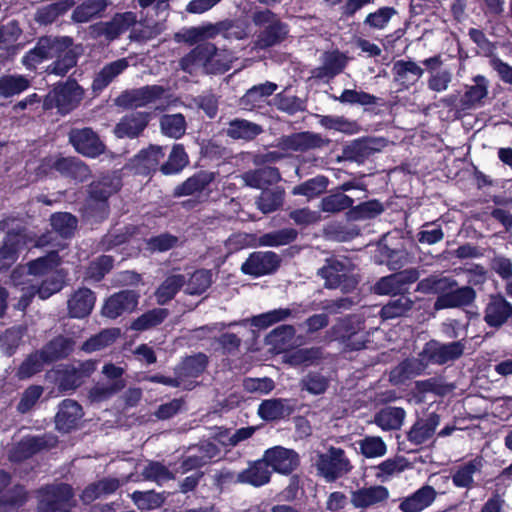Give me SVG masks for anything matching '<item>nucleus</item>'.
I'll return each mask as SVG.
<instances>
[{
	"instance_id": "nucleus-1",
	"label": "nucleus",
	"mask_w": 512,
	"mask_h": 512,
	"mask_svg": "<svg viewBox=\"0 0 512 512\" xmlns=\"http://www.w3.org/2000/svg\"><path fill=\"white\" fill-rule=\"evenodd\" d=\"M448 360V349L437 341L428 342L417 358L401 362L391 373L395 382L420 375L430 364H443Z\"/></svg>"
},
{
	"instance_id": "nucleus-2",
	"label": "nucleus",
	"mask_w": 512,
	"mask_h": 512,
	"mask_svg": "<svg viewBox=\"0 0 512 512\" xmlns=\"http://www.w3.org/2000/svg\"><path fill=\"white\" fill-rule=\"evenodd\" d=\"M0 230L7 231V236L0 247V271L8 269L18 258L30 241L24 230L20 228L19 219L7 217L0 221Z\"/></svg>"
},
{
	"instance_id": "nucleus-3",
	"label": "nucleus",
	"mask_w": 512,
	"mask_h": 512,
	"mask_svg": "<svg viewBox=\"0 0 512 512\" xmlns=\"http://www.w3.org/2000/svg\"><path fill=\"white\" fill-rule=\"evenodd\" d=\"M20 270H14L12 281L16 287H20L21 296L15 308L24 311L30 304L33 297L37 294L39 298L45 300L57 293L62 288V279L59 276H51L44 280L39 286L34 279L18 280Z\"/></svg>"
},
{
	"instance_id": "nucleus-4",
	"label": "nucleus",
	"mask_w": 512,
	"mask_h": 512,
	"mask_svg": "<svg viewBox=\"0 0 512 512\" xmlns=\"http://www.w3.org/2000/svg\"><path fill=\"white\" fill-rule=\"evenodd\" d=\"M315 466L318 474L326 482H334L349 474L353 465L341 448L330 447L326 452L317 456Z\"/></svg>"
},
{
	"instance_id": "nucleus-5",
	"label": "nucleus",
	"mask_w": 512,
	"mask_h": 512,
	"mask_svg": "<svg viewBox=\"0 0 512 512\" xmlns=\"http://www.w3.org/2000/svg\"><path fill=\"white\" fill-rule=\"evenodd\" d=\"M318 273L325 280L327 288H339L345 293L353 290L358 283V279L347 260L329 259L326 265L319 269Z\"/></svg>"
},
{
	"instance_id": "nucleus-6",
	"label": "nucleus",
	"mask_w": 512,
	"mask_h": 512,
	"mask_svg": "<svg viewBox=\"0 0 512 512\" xmlns=\"http://www.w3.org/2000/svg\"><path fill=\"white\" fill-rule=\"evenodd\" d=\"M84 96L82 87L73 80L59 84L51 90L44 102L46 108H57L60 113L66 114L75 109Z\"/></svg>"
},
{
	"instance_id": "nucleus-7",
	"label": "nucleus",
	"mask_w": 512,
	"mask_h": 512,
	"mask_svg": "<svg viewBox=\"0 0 512 512\" xmlns=\"http://www.w3.org/2000/svg\"><path fill=\"white\" fill-rule=\"evenodd\" d=\"M70 46H72V40L69 37H42L36 46L23 56L22 64L27 69L33 70L43 61L58 55Z\"/></svg>"
},
{
	"instance_id": "nucleus-8",
	"label": "nucleus",
	"mask_w": 512,
	"mask_h": 512,
	"mask_svg": "<svg viewBox=\"0 0 512 512\" xmlns=\"http://www.w3.org/2000/svg\"><path fill=\"white\" fill-rule=\"evenodd\" d=\"M390 497L387 487L375 484L359 487L350 493L351 505L360 511H368L384 506Z\"/></svg>"
},
{
	"instance_id": "nucleus-9",
	"label": "nucleus",
	"mask_w": 512,
	"mask_h": 512,
	"mask_svg": "<svg viewBox=\"0 0 512 512\" xmlns=\"http://www.w3.org/2000/svg\"><path fill=\"white\" fill-rule=\"evenodd\" d=\"M39 493V512H65L71 506L73 493L67 484L52 485Z\"/></svg>"
},
{
	"instance_id": "nucleus-10",
	"label": "nucleus",
	"mask_w": 512,
	"mask_h": 512,
	"mask_svg": "<svg viewBox=\"0 0 512 512\" xmlns=\"http://www.w3.org/2000/svg\"><path fill=\"white\" fill-rule=\"evenodd\" d=\"M41 168L44 173L54 169L78 181H85L91 174L88 166L74 157H48L43 160Z\"/></svg>"
},
{
	"instance_id": "nucleus-11",
	"label": "nucleus",
	"mask_w": 512,
	"mask_h": 512,
	"mask_svg": "<svg viewBox=\"0 0 512 512\" xmlns=\"http://www.w3.org/2000/svg\"><path fill=\"white\" fill-rule=\"evenodd\" d=\"M512 317V303L501 293H492L484 308L483 320L490 328H500Z\"/></svg>"
},
{
	"instance_id": "nucleus-12",
	"label": "nucleus",
	"mask_w": 512,
	"mask_h": 512,
	"mask_svg": "<svg viewBox=\"0 0 512 512\" xmlns=\"http://www.w3.org/2000/svg\"><path fill=\"white\" fill-rule=\"evenodd\" d=\"M165 89L159 85H148L122 93L117 98V104L129 108L144 107L162 99Z\"/></svg>"
},
{
	"instance_id": "nucleus-13",
	"label": "nucleus",
	"mask_w": 512,
	"mask_h": 512,
	"mask_svg": "<svg viewBox=\"0 0 512 512\" xmlns=\"http://www.w3.org/2000/svg\"><path fill=\"white\" fill-rule=\"evenodd\" d=\"M137 21L136 14L125 12L116 14L109 22H100L90 27V34L93 37H105L107 40H114L127 31Z\"/></svg>"
},
{
	"instance_id": "nucleus-14",
	"label": "nucleus",
	"mask_w": 512,
	"mask_h": 512,
	"mask_svg": "<svg viewBox=\"0 0 512 512\" xmlns=\"http://www.w3.org/2000/svg\"><path fill=\"white\" fill-rule=\"evenodd\" d=\"M69 141L78 153L87 157L95 158L105 150V145L91 128L72 129Z\"/></svg>"
},
{
	"instance_id": "nucleus-15",
	"label": "nucleus",
	"mask_w": 512,
	"mask_h": 512,
	"mask_svg": "<svg viewBox=\"0 0 512 512\" xmlns=\"http://www.w3.org/2000/svg\"><path fill=\"white\" fill-rule=\"evenodd\" d=\"M419 277L420 273L417 269H407L381 278L374 289L380 295L398 294L404 291L407 285L417 281Z\"/></svg>"
},
{
	"instance_id": "nucleus-16",
	"label": "nucleus",
	"mask_w": 512,
	"mask_h": 512,
	"mask_svg": "<svg viewBox=\"0 0 512 512\" xmlns=\"http://www.w3.org/2000/svg\"><path fill=\"white\" fill-rule=\"evenodd\" d=\"M278 266L277 254L271 251H258L249 256L242 264L241 270L244 274L258 277L274 272Z\"/></svg>"
},
{
	"instance_id": "nucleus-17",
	"label": "nucleus",
	"mask_w": 512,
	"mask_h": 512,
	"mask_svg": "<svg viewBox=\"0 0 512 512\" xmlns=\"http://www.w3.org/2000/svg\"><path fill=\"white\" fill-rule=\"evenodd\" d=\"M336 337L346 343L351 350H359L365 347L366 333L362 331L357 318L341 320L335 327Z\"/></svg>"
},
{
	"instance_id": "nucleus-18",
	"label": "nucleus",
	"mask_w": 512,
	"mask_h": 512,
	"mask_svg": "<svg viewBox=\"0 0 512 512\" xmlns=\"http://www.w3.org/2000/svg\"><path fill=\"white\" fill-rule=\"evenodd\" d=\"M138 299L139 295L134 291H121L106 301L102 313L108 318L115 319L124 313L134 311L138 305Z\"/></svg>"
},
{
	"instance_id": "nucleus-19",
	"label": "nucleus",
	"mask_w": 512,
	"mask_h": 512,
	"mask_svg": "<svg viewBox=\"0 0 512 512\" xmlns=\"http://www.w3.org/2000/svg\"><path fill=\"white\" fill-rule=\"evenodd\" d=\"M264 459L273 471L281 474L291 473L298 465L297 454L290 449L276 446L268 449L264 454Z\"/></svg>"
},
{
	"instance_id": "nucleus-20",
	"label": "nucleus",
	"mask_w": 512,
	"mask_h": 512,
	"mask_svg": "<svg viewBox=\"0 0 512 512\" xmlns=\"http://www.w3.org/2000/svg\"><path fill=\"white\" fill-rule=\"evenodd\" d=\"M437 492L430 485H424L412 494L400 499L399 510L402 512H422L436 499Z\"/></svg>"
},
{
	"instance_id": "nucleus-21",
	"label": "nucleus",
	"mask_w": 512,
	"mask_h": 512,
	"mask_svg": "<svg viewBox=\"0 0 512 512\" xmlns=\"http://www.w3.org/2000/svg\"><path fill=\"white\" fill-rule=\"evenodd\" d=\"M327 143L328 141L324 140L319 134L300 132L283 137L280 144L284 150L305 152L310 149L320 148Z\"/></svg>"
},
{
	"instance_id": "nucleus-22",
	"label": "nucleus",
	"mask_w": 512,
	"mask_h": 512,
	"mask_svg": "<svg viewBox=\"0 0 512 512\" xmlns=\"http://www.w3.org/2000/svg\"><path fill=\"white\" fill-rule=\"evenodd\" d=\"M277 88V84L269 81L255 85L248 89L240 98L239 105L242 109L247 111L262 108L268 103L269 97L274 94Z\"/></svg>"
},
{
	"instance_id": "nucleus-23",
	"label": "nucleus",
	"mask_w": 512,
	"mask_h": 512,
	"mask_svg": "<svg viewBox=\"0 0 512 512\" xmlns=\"http://www.w3.org/2000/svg\"><path fill=\"white\" fill-rule=\"evenodd\" d=\"M215 51V45L204 43L196 46L180 61L182 70L188 73L203 71L208 74V57Z\"/></svg>"
},
{
	"instance_id": "nucleus-24",
	"label": "nucleus",
	"mask_w": 512,
	"mask_h": 512,
	"mask_svg": "<svg viewBox=\"0 0 512 512\" xmlns=\"http://www.w3.org/2000/svg\"><path fill=\"white\" fill-rule=\"evenodd\" d=\"M215 51V45L204 43L196 46L180 61L182 70L188 73L203 71L208 74V57Z\"/></svg>"
},
{
	"instance_id": "nucleus-25",
	"label": "nucleus",
	"mask_w": 512,
	"mask_h": 512,
	"mask_svg": "<svg viewBox=\"0 0 512 512\" xmlns=\"http://www.w3.org/2000/svg\"><path fill=\"white\" fill-rule=\"evenodd\" d=\"M148 122V113L132 112L120 119L114 128V133L118 138H136L144 131Z\"/></svg>"
},
{
	"instance_id": "nucleus-26",
	"label": "nucleus",
	"mask_w": 512,
	"mask_h": 512,
	"mask_svg": "<svg viewBox=\"0 0 512 512\" xmlns=\"http://www.w3.org/2000/svg\"><path fill=\"white\" fill-rule=\"evenodd\" d=\"M271 472L265 459L252 463L247 469L236 475V482L250 484L255 487L263 486L270 480Z\"/></svg>"
},
{
	"instance_id": "nucleus-27",
	"label": "nucleus",
	"mask_w": 512,
	"mask_h": 512,
	"mask_svg": "<svg viewBox=\"0 0 512 512\" xmlns=\"http://www.w3.org/2000/svg\"><path fill=\"white\" fill-rule=\"evenodd\" d=\"M81 417V406L73 400L66 399L61 403L56 415V427L63 432H69L76 427Z\"/></svg>"
},
{
	"instance_id": "nucleus-28",
	"label": "nucleus",
	"mask_w": 512,
	"mask_h": 512,
	"mask_svg": "<svg viewBox=\"0 0 512 512\" xmlns=\"http://www.w3.org/2000/svg\"><path fill=\"white\" fill-rule=\"evenodd\" d=\"M95 295L88 288H80L68 300L69 314L75 318L89 315L95 304Z\"/></svg>"
},
{
	"instance_id": "nucleus-29",
	"label": "nucleus",
	"mask_w": 512,
	"mask_h": 512,
	"mask_svg": "<svg viewBox=\"0 0 512 512\" xmlns=\"http://www.w3.org/2000/svg\"><path fill=\"white\" fill-rule=\"evenodd\" d=\"M448 279L446 277L431 276L421 280L417 285V291L423 293L440 294L435 302V309H445L448 307Z\"/></svg>"
},
{
	"instance_id": "nucleus-30",
	"label": "nucleus",
	"mask_w": 512,
	"mask_h": 512,
	"mask_svg": "<svg viewBox=\"0 0 512 512\" xmlns=\"http://www.w3.org/2000/svg\"><path fill=\"white\" fill-rule=\"evenodd\" d=\"M60 258L56 251L49 252L46 256L33 260L28 265V272L25 273L24 269L20 270L18 280L33 279L32 277L43 276L58 266Z\"/></svg>"
},
{
	"instance_id": "nucleus-31",
	"label": "nucleus",
	"mask_w": 512,
	"mask_h": 512,
	"mask_svg": "<svg viewBox=\"0 0 512 512\" xmlns=\"http://www.w3.org/2000/svg\"><path fill=\"white\" fill-rule=\"evenodd\" d=\"M244 183L252 188L264 189L266 186L280 181L281 176L275 167H263L254 171H248L241 176Z\"/></svg>"
},
{
	"instance_id": "nucleus-32",
	"label": "nucleus",
	"mask_w": 512,
	"mask_h": 512,
	"mask_svg": "<svg viewBox=\"0 0 512 512\" xmlns=\"http://www.w3.org/2000/svg\"><path fill=\"white\" fill-rule=\"evenodd\" d=\"M129 67V60L121 58L105 65L95 76L92 88L101 91Z\"/></svg>"
},
{
	"instance_id": "nucleus-33",
	"label": "nucleus",
	"mask_w": 512,
	"mask_h": 512,
	"mask_svg": "<svg viewBox=\"0 0 512 512\" xmlns=\"http://www.w3.org/2000/svg\"><path fill=\"white\" fill-rule=\"evenodd\" d=\"M165 153L159 146H150L142 150L133 160L136 171L140 174H149L155 171L164 158Z\"/></svg>"
},
{
	"instance_id": "nucleus-34",
	"label": "nucleus",
	"mask_w": 512,
	"mask_h": 512,
	"mask_svg": "<svg viewBox=\"0 0 512 512\" xmlns=\"http://www.w3.org/2000/svg\"><path fill=\"white\" fill-rule=\"evenodd\" d=\"M392 70L395 80L405 87L413 85L423 75V69L413 61H396Z\"/></svg>"
},
{
	"instance_id": "nucleus-35",
	"label": "nucleus",
	"mask_w": 512,
	"mask_h": 512,
	"mask_svg": "<svg viewBox=\"0 0 512 512\" xmlns=\"http://www.w3.org/2000/svg\"><path fill=\"white\" fill-rule=\"evenodd\" d=\"M483 467V458L477 456L468 462L460 465L452 476L453 484L460 488H471L473 484V475L480 472Z\"/></svg>"
},
{
	"instance_id": "nucleus-36",
	"label": "nucleus",
	"mask_w": 512,
	"mask_h": 512,
	"mask_svg": "<svg viewBox=\"0 0 512 512\" xmlns=\"http://www.w3.org/2000/svg\"><path fill=\"white\" fill-rule=\"evenodd\" d=\"M292 411L288 400L284 399H268L264 400L258 408V415L266 421L288 416Z\"/></svg>"
},
{
	"instance_id": "nucleus-37",
	"label": "nucleus",
	"mask_w": 512,
	"mask_h": 512,
	"mask_svg": "<svg viewBox=\"0 0 512 512\" xmlns=\"http://www.w3.org/2000/svg\"><path fill=\"white\" fill-rule=\"evenodd\" d=\"M477 298L476 290L471 286H458L456 280L450 279V309L472 306Z\"/></svg>"
},
{
	"instance_id": "nucleus-38",
	"label": "nucleus",
	"mask_w": 512,
	"mask_h": 512,
	"mask_svg": "<svg viewBox=\"0 0 512 512\" xmlns=\"http://www.w3.org/2000/svg\"><path fill=\"white\" fill-rule=\"evenodd\" d=\"M207 366V357L204 354H197L186 358L176 369V375L181 381V385L186 379L198 377Z\"/></svg>"
},
{
	"instance_id": "nucleus-39",
	"label": "nucleus",
	"mask_w": 512,
	"mask_h": 512,
	"mask_svg": "<svg viewBox=\"0 0 512 512\" xmlns=\"http://www.w3.org/2000/svg\"><path fill=\"white\" fill-rule=\"evenodd\" d=\"M410 467L408 460L402 456L388 458L375 467L376 478L381 482L390 480Z\"/></svg>"
},
{
	"instance_id": "nucleus-40",
	"label": "nucleus",
	"mask_w": 512,
	"mask_h": 512,
	"mask_svg": "<svg viewBox=\"0 0 512 512\" xmlns=\"http://www.w3.org/2000/svg\"><path fill=\"white\" fill-rule=\"evenodd\" d=\"M405 417V411L398 407H385L376 415L374 422L382 430H397L402 426Z\"/></svg>"
},
{
	"instance_id": "nucleus-41",
	"label": "nucleus",
	"mask_w": 512,
	"mask_h": 512,
	"mask_svg": "<svg viewBox=\"0 0 512 512\" xmlns=\"http://www.w3.org/2000/svg\"><path fill=\"white\" fill-rule=\"evenodd\" d=\"M287 34L288 29L286 25L277 19L260 33L256 42V47L263 49L273 46L283 41Z\"/></svg>"
},
{
	"instance_id": "nucleus-42",
	"label": "nucleus",
	"mask_w": 512,
	"mask_h": 512,
	"mask_svg": "<svg viewBox=\"0 0 512 512\" xmlns=\"http://www.w3.org/2000/svg\"><path fill=\"white\" fill-rule=\"evenodd\" d=\"M262 132L260 125L244 119L231 121L227 128V135L233 139L251 140Z\"/></svg>"
},
{
	"instance_id": "nucleus-43",
	"label": "nucleus",
	"mask_w": 512,
	"mask_h": 512,
	"mask_svg": "<svg viewBox=\"0 0 512 512\" xmlns=\"http://www.w3.org/2000/svg\"><path fill=\"white\" fill-rule=\"evenodd\" d=\"M319 124L325 129L335 130L344 134L353 135L360 131L356 121L349 120L344 116L320 115Z\"/></svg>"
},
{
	"instance_id": "nucleus-44",
	"label": "nucleus",
	"mask_w": 512,
	"mask_h": 512,
	"mask_svg": "<svg viewBox=\"0 0 512 512\" xmlns=\"http://www.w3.org/2000/svg\"><path fill=\"white\" fill-rule=\"evenodd\" d=\"M30 81L23 75H5L0 78V96L12 97L27 90Z\"/></svg>"
},
{
	"instance_id": "nucleus-45",
	"label": "nucleus",
	"mask_w": 512,
	"mask_h": 512,
	"mask_svg": "<svg viewBox=\"0 0 512 512\" xmlns=\"http://www.w3.org/2000/svg\"><path fill=\"white\" fill-rule=\"evenodd\" d=\"M213 180V175L208 172H200L188 178L183 184L175 189L176 196L193 195L200 192Z\"/></svg>"
},
{
	"instance_id": "nucleus-46",
	"label": "nucleus",
	"mask_w": 512,
	"mask_h": 512,
	"mask_svg": "<svg viewBox=\"0 0 512 512\" xmlns=\"http://www.w3.org/2000/svg\"><path fill=\"white\" fill-rule=\"evenodd\" d=\"M106 6V0H87L74 10L72 17L74 21L79 23L88 22L99 16Z\"/></svg>"
},
{
	"instance_id": "nucleus-47",
	"label": "nucleus",
	"mask_w": 512,
	"mask_h": 512,
	"mask_svg": "<svg viewBox=\"0 0 512 512\" xmlns=\"http://www.w3.org/2000/svg\"><path fill=\"white\" fill-rule=\"evenodd\" d=\"M160 126L164 135L175 139L182 137L186 131V121L182 114L163 115Z\"/></svg>"
},
{
	"instance_id": "nucleus-48",
	"label": "nucleus",
	"mask_w": 512,
	"mask_h": 512,
	"mask_svg": "<svg viewBox=\"0 0 512 512\" xmlns=\"http://www.w3.org/2000/svg\"><path fill=\"white\" fill-rule=\"evenodd\" d=\"M185 279L182 275H171L165 279L156 291V299L159 304L170 301L183 286Z\"/></svg>"
},
{
	"instance_id": "nucleus-49",
	"label": "nucleus",
	"mask_w": 512,
	"mask_h": 512,
	"mask_svg": "<svg viewBox=\"0 0 512 512\" xmlns=\"http://www.w3.org/2000/svg\"><path fill=\"white\" fill-rule=\"evenodd\" d=\"M353 203L354 200L351 197L342 192H337L322 198L320 209L327 213H339L351 208Z\"/></svg>"
},
{
	"instance_id": "nucleus-50",
	"label": "nucleus",
	"mask_w": 512,
	"mask_h": 512,
	"mask_svg": "<svg viewBox=\"0 0 512 512\" xmlns=\"http://www.w3.org/2000/svg\"><path fill=\"white\" fill-rule=\"evenodd\" d=\"M450 272L459 275L461 272L465 273L467 286L479 287L487 281L488 271L481 264H471L469 267H450Z\"/></svg>"
},
{
	"instance_id": "nucleus-51",
	"label": "nucleus",
	"mask_w": 512,
	"mask_h": 512,
	"mask_svg": "<svg viewBox=\"0 0 512 512\" xmlns=\"http://www.w3.org/2000/svg\"><path fill=\"white\" fill-rule=\"evenodd\" d=\"M187 163L188 156L184 148L177 144L173 146L167 162L164 163L160 169L165 175L176 174L180 172L187 165Z\"/></svg>"
},
{
	"instance_id": "nucleus-52",
	"label": "nucleus",
	"mask_w": 512,
	"mask_h": 512,
	"mask_svg": "<svg viewBox=\"0 0 512 512\" xmlns=\"http://www.w3.org/2000/svg\"><path fill=\"white\" fill-rule=\"evenodd\" d=\"M357 443L361 454L366 458L382 457L387 452L386 444L379 436H365Z\"/></svg>"
},
{
	"instance_id": "nucleus-53",
	"label": "nucleus",
	"mask_w": 512,
	"mask_h": 512,
	"mask_svg": "<svg viewBox=\"0 0 512 512\" xmlns=\"http://www.w3.org/2000/svg\"><path fill=\"white\" fill-rule=\"evenodd\" d=\"M284 200V190H264L256 201L257 207L263 213H271L277 210Z\"/></svg>"
},
{
	"instance_id": "nucleus-54",
	"label": "nucleus",
	"mask_w": 512,
	"mask_h": 512,
	"mask_svg": "<svg viewBox=\"0 0 512 512\" xmlns=\"http://www.w3.org/2000/svg\"><path fill=\"white\" fill-rule=\"evenodd\" d=\"M73 346L74 343L71 339L60 336L47 344L43 351L46 359L54 361L67 356L72 351Z\"/></svg>"
},
{
	"instance_id": "nucleus-55",
	"label": "nucleus",
	"mask_w": 512,
	"mask_h": 512,
	"mask_svg": "<svg viewBox=\"0 0 512 512\" xmlns=\"http://www.w3.org/2000/svg\"><path fill=\"white\" fill-rule=\"evenodd\" d=\"M168 311L163 308H156L138 317L131 325L133 330L143 331L162 323L167 317Z\"/></svg>"
},
{
	"instance_id": "nucleus-56",
	"label": "nucleus",
	"mask_w": 512,
	"mask_h": 512,
	"mask_svg": "<svg viewBox=\"0 0 512 512\" xmlns=\"http://www.w3.org/2000/svg\"><path fill=\"white\" fill-rule=\"evenodd\" d=\"M119 335L120 330L117 328L103 330L99 334L87 340L83 344L82 349L87 352L100 350L112 344L119 337Z\"/></svg>"
},
{
	"instance_id": "nucleus-57",
	"label": "nucleus",
	"mask_w": 512,
	"mask_h": 512,
	"mask_svg": "<svg viewBox=\"0 0 512 512\" xmlns=\"http://www.w3.org/2000/svg\"><path fill=\"white\" fill-rule=\"evenodd\" d=\"M300 386L311 395H321L326 392L329 379L321 373L310 372L301 379Z\"/></svg>"
},
{
	"instance_id": "nucleus-58",
	"label": "nucleus",
	"mask_w": 512,
	"mask_h": 512,
	"mask_svg": "<svg viewBox=\"0 0 512 512\" xmlns=\"http://www.w3.org/2000/svg\"><path fill=\"white\" fill-rule=\"evenodd\" d=\"M295 335V329L291 325H281L271 331L267 336L269 344L278 351L285 350Z\"/></svg>"
},
{
	"instance_id": "nucleus-59",
	"label": "nucleus",
	"mask_w": 512,
	"mask_h": 512,
	"mask_svg": "<svg viewBox=\"0 0 512 512\" xmlns=\"http://www.w3.org/2000/svg\"><path fill=\"white\" fill-rule=\"evenodd\" d=\"M51 362L46 359L44 351L30 355L19 367L18 376L21 379L29 378L43 369L44 364Z\"/></svg>"
},
{
	"instance_id": "nucleus-60",
	"label": "nucleus",
	"mask_w": 512,
	"mask_h": 512,
	"mask_svg": "<svg viewBox=\"0 0 512 512\" xmlns=\"http://www.w3.org/2000/svg\"><path fill=\"white\" fill-rule=\"evenodd\" d=\"M233 60L234 56L230 52L215 47V51L208 57V74L226 72L230 69Z\"/></svg>"
},
{
	"instance_id": "nucleus-61",
	"label": "nucleus",
	"mask_w": 512,
	"mask_h": 512,
	"mask_svg": "<svg viewBox=\"0 0 512 512\" xmlns=\"http://www.w3.org/2000/svg\"><path fill=\"white\" fill-rule=\"evenodd\" d=\"M290 315L291 311L287 308L274 309L252 317L250 319V323L255 327L265 329L275 323L287 319Z\"/></svg>"
},
{
	"instance_id": "nucleus-62",
	"label": "nucleus",
	"mask_w": 512,
	"mask_h": 512,
	"mask_svg": "<svg viewBox=\"0 0 512 512\" xmlns=\"http://www.w3.org/2000/svg\"><path fill=\"white\" fill-rule=\"evenodd\" d=\"M55 56L57 60L48 68L55 75H65L77 63L76 53L71 49V46Z\"/></svg>"
},
{
	"instance_id": "nucleus-63",
	"label": "nucleus",
	"mask_w": 512,
	"mask_h": 512,
	"mask_svg": "<svg viewBox=\"0 0 512 512\" xmlns=\"http://www.w3.org/2000/svg\"><path fill=\"white\" fill-rule=\"evenodd\" d=\"M412 307V301L407 296H400L397 299L389 301L381 309V317L383 319H393L403 316Z\"/></svg>"
},
{
	"instance_id": "nucleus-64",
	"label": "nucleus",
	"mask_w": 512,
	"mask_h": 512,
	"mask_svg": "<svg viewBox=\"0 0 512 512\" xmlns=\"http://www.w3.org/2000/svg\"><path fill=\"white\" fill-rule=\"evenodd\" d=\"M53 229L63 237L73 234L77 226V219L70 213H56L51 216Z\"/></svg>"
}]
</instances>
